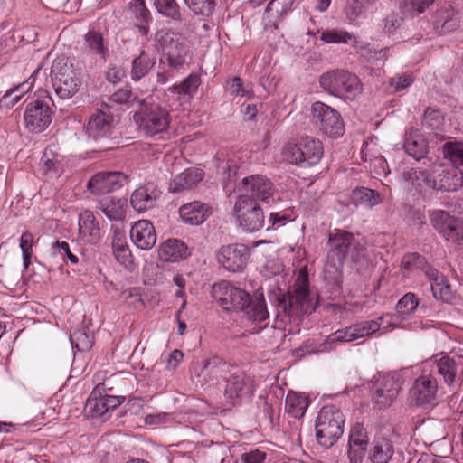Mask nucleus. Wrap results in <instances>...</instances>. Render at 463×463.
<instances>
[{
	"label": "nucleus",
	"mask_w": 463,
	"mask_h": 463,
	"mask_svg": "<svg viewBox=\"0 0 463 463\" xmlns=\"http://www.w3.org/2000/svg\"><path fill=\"white\" fill-rule=\"evenodd\" d=\"M105 403L101 396L97 397L95 393L92 392L86 401L84 411L93 418H105L109 412Z\"/></svg>",
	"instance_id": "46"
},
{
	"label": "nucleus",
	"mask_w": 463,
	"mask_h": 463,
	"mask_svg": "<svg viewBox=\"0 0 463 463\" xmlns=\"http://www.w3.org/2000/svg\"><path fill=\"white\" fill-rule=\"evenodd\" d=\"M238 225L247 232L260 231L265 222L264 213L259 203L247 196H239L233 207Z\"/></svg>",
	"instance_id": "14"
},
{
	"label": "nucleus",
	"mask_w": 463,
	"mask_h": 463,
	"mask_svg": "<svg viewBox=\"0 0 463 463\" xmlns=\"http://www.w3.org/2000/svg\"><path fill=\"white\" fill-rule=\"evenodd\" d=\"M368 440L367 432L364 426L360 423L354 425L350 431L348 444L367 446Z\"/></svg>",
	"instance_id": "55"
},
{
	"label": "nucleus",
	"mask_w": 463,
	"mask_h": 463,
	"mask_svg": "<svg viewBox=\"0 0 463 463\" xmlns=\"http://www.w3.org/2000/svg\"><path fill=\"white\" fill-rule=\"evenodd\" d=\"M462 370V359L450 357L447 354H442L439 358L437 356L430 358L425 361L422 365V373H430L432 375L439 374L449 385L456 382L459 371Z\"/></svg>",
	"instance_id": "19"
},
{
	"label": "nucleus",
	"mask_w": 463,
	"mask_h": 463,
	"mask_svg": "<svg viewBox=\"0 0 463 463\" xmlns=\"http://www.w3.org/2000/svg\"><path fill=\"white\" fill-rule=\"evenodd\" d=\"M367 446L349 444L348 458L350 463H362L365 456Z\"/></svg>",
	"instance_id": "59"
},
{
	"label": "nucleus",
	"mask_w": 463,
	"mask_h": 463,
	"mask_svg": "<svg viewBox=\"0 0 463 463\" xmlns=\"http://www.w3.org/2000/svg\"><path fill=\"white\" fill-rule=\"evenodd\" d=\"M402 18L397 14H390L383 21V31L393 33L401 25Z\"/></svg>",
	"instance_id": "63"
},
{
	"label": "nucleus",
	"mask_w": 463,
	"mask_h": 463,
	"mask_svg": "<svg viewBox=\"0 0 463 463\" xmlns=\"http://www.w3.org/2000/svg\"><path fill=\"white\" fill-rule=\"evenodd\" d=\"M413 82V79L410 75L403 74L390 80V85L395 91H402Z\"/></svg>",
	"instance_id": "60"
},
{
	"label": "nucleus",
	"mask_w": 463,
	"mask_h": 463,
	"mask_svg": "<svg viewBox=\"0 0 463 463\" xmlns=\"http://www.w3.org/2000/svg\"><path fill=\"white\" fill-rule=\"evenodd\" d=\"M51 103L53 104L49 92L39 90L36 99L27 105L24 114V125L29 131L40 133L50 125L52 113Z\"/></svg>",
	"instance_id": "11"
},
{
	"label": "nucleus",
	"mask_w": 463,
	"mask_h": 463,
	"mask_svg": "<svg viewBox=\"0 0 463 463\" xmlns=\"http://www.w3.org/2000/svg\"><path fill=\"white\" fill-rule=\"evenodd\" d=\"M328 251L324 267V277L333 290L341 288L343 267L347 257L358 262L368 257L365 241L352 232L335 229L328 232Z\"/></svg>",
	"instance_id": "1"
},
{
	"label": "nucleus",
	"mask_w": 463,
	"mask_h": 463,
	"mask_svg": "<svg viewBox=\"0 0 463 463\" xmlns=\"http://www.w3.org/2000/svg\"><path fill=\"white\" fill-rule=\"evenodd\" d=\"M72 348L79 352H88L93 345V336L83 329H76L70 335Z\"/></svg>",
	"instance_id": "48"
},
{
	"label": "nucleus",
	"mask_w": 463,
	"mask_h": 463,
	"mask_svg": "<svg viewBox=\"0 0 463 463\" xmlns=\"http://www.w3.org/2000/svg\"><path fill=\"white\" fill-rule=\"evenodd\" d=\"M249 259V250L241 243L222 246L218 254V262L230 272L242 270Z\"/></svg>",
	"instance_id": "22"
},
{
	"label": "nucleus",
	"mask_w": 463,
	"mask_h": 463,
	"mask_svg": "<svg viewBox=\"0 0 463 463\" xmlns=\"http://www.w3.org/2000/svg\"><path fill=\"white\" fill-rule=\"evenodd\" d=\"M308 407L307 397L302 394L289 392L285 400V410L295 419H300L304 416Z\"/></svg>",
	"instance_id": "41"
},
{
	"label": "nucleus",
	"mask_w": 463,
	"mask_h": 463,
	"mask_svg": "<svg viewBox=\"0 0 463 463\" xmlns=\"http://www.w3.org/2000/svg\"><path fill=\"white\" fill-rule=\"evenodd\" d=\"M212 296L222 309L244 311L249 320L259 323L253 334L267 326L269 316L262 293L252 298L246 290L222 280L213 286Z\"/></svg>",
	"instance_id": "2"
},
{
	"label": "nucleus",
	"mask_w": 463,
	"mask_h": 463,
	"mask_svg": "<svg viewBox=\"0 0 463 463\" xmlns=\"http://www.w3.org/2000/svg\"><path fill=\"white\" fill-rule=\"evenodd\" d=\"M184 5L196 15L210 17L215 10V0H183Z\"/></svg>",
	"instance_id": "47"
},
{
	"label": "nucleus",
	"mask_w": 463,
	"mask_h": 463,
	"mask_svg": "<svg viewBox=\"0 0 463 463\" xmlns=\"http://www.w3.org/2000/svg\"><path fill=\"white\" fill-rule=\"evenodd\" d=\"M79 236L87 243H96L100 237V230L91 211L85 210L79 214Z\"/></svg>",
	"instance_id": "30"
},
{
	"label": "nucleus",
	"mask_w": 463,
	"mask_h": 463,
	"mask_svg": "<svg viewBox=\"0 0 463 463\" xmlns=\"http://www.w3.org/2000/svg\"><path fill=\"white\" fill-rule=\"evenodd\" d=\"M42 163L46 174L57 175L62 171V164L59 159L58 156L52 154V152L45 151L43 157Z\"/></svg>",
	"instance_id": "54"
},
{
	"label": "nucleus",
	"mask_w": 463,
	"mask_h": 463,
	"mask_svg": "<svg viewBox=\"0 0 463 463\" xmlns=\"http://www.w3.org/2000/svg\"><path fill=\"white\" fill-rule=\"evenodd\" d=\"M309 297V279L307 268H301L295 281L294 292H273L269 299L277 307L278 317H286L298 316L303 311L302 306Z\"/></svg>",
	"instance_id": "5"
},
{
	"label": "nucleus",
	"mask_w": 463,
	"mask_h": 463,
	"mask_svg": "<svg viewBox=\"0 0 463 463\" xmlns=\"http://www.w3.org/2000/svg\"><path fill=\"white\" fill-rule=\"evenodd\" d=\"M402 268L409 272L420 270L427 275L429 269L432 267L426 261V259L417 252L408 253L403 256L401 263Z\"/></svg>",
	"instance_id": "44"
},
{
	"label": "nucleus",
	"mask_w": 463,
	"mask_h": 463,
	"mask_svg": "<svg viewBox=\"0 0 463 463\" xmlns=\"http://www.w3.org/2000/svg\"><path fill=\"white\" fill-rule=\"evenodd\" d=\"M130 8L137 20L142 23L150 22V12L146 8L144 0H133Z\"/></svg>",
	"instance_id": "56"
},
{
	"label": "nucleus",
	"mask_w": 463,
	"mask_h": 463,
	"mask_svg": "<svg viewBox=\"0 0 463 463\" xmlns=\"http://www.w3.org/2000/svg\"><path fill=\"white\" fill-rule=\"evenodd\" d=\"M33 244V235L29 232H23L20 237V248L22 250L23 266L24 269H27L31 264Z\"/></svg>",
	"instance_id": "51"
},
{
	"label": "nucleus",
	"mask_w": 463,
	"mask_h": 463,
	"mask_svg": "<svg viewBox=\"0 0 463 463\" xmlns=\"http://www.w3.org/2000/svg\"><path fill=\"white\" fill-rule=\"evenodd\" d=\"M154 6L164 17L174 22L183 21L181 7L176 0H154Z\"/></svg>",
	"instance_id": "43"
},
{
	"label": "nucleus",
	"mask_w": 463,
	"mask_h": 463,
	"mask_svg": "<svg viewBox=\"0 0 463 463\" xmlns=\"http://www.w3.org/2000/svg\"><path fill=\"white\" fill-rule=\"evenodd\" d=\"M440 123L439 113L437 111L426 110L422 119V125L428 129L434 130L439 128Z\"/></svg>",
	"instance_id": "62"
},
{
	"label": "nucleus",
	"mask_w": 463,
	"mask_h": 463,
	"mask_svg": "<svg viewBox=\"0 0 463 463\" xmlns=\"http://www.w3.org/2000/svg\"><path fill=\"white\" fill-rule=\"evenodd\" d=\"M419 301L414 293H406L396 304V310L400 315H407L418 307Z\"/></svg>",
	"instance_id": "52"
},
{
	"label": "nucleus",
	"mask_w": 463,
	"mask_h": 463,
	"mask_svg": "<svg viewBox=\"0 0 463 463\" xmlns=\"http://www.w3.org/2000/svg\"><path fill=\"white\" fill-rule=\"evenodd\" d=\"M345 418L335 406H324L316 420L317 442L326 449L332 447L344 433Z\"/></svg>",
	"instance_id": "9"
},
{
	"label": "nucleus",
	"mask_w": 463,
	"mask_h": 463,
	"mask_svg": "<svg viewBox=\"0 0 463 463\" xmlns=\"http://www.w3.org/2000/svg\"><path fill=\"white\" fill-rule=\"evenodd\" d=\"M114 128V117L109 109H97L88 118L84 132L95 141L108 138Z\"/></svg>",
	"instance_id": "21"
},
{
	"label": "nucleus",
	"mask_w": 463,
	"mask_h": 463,
	"mask_svg": "<svg viewBox=\"0 0 463 463\" xmlns=\"http://www.w3.org/2000/svg\"><path fill=\"white\" fill-rule=\"evenodd\" d=\"M318 82L326 93L345 101L354 100L363 92L359 77L346 70L327 71L320 75Z\"/></svg>",
	"instance_id": "6"
},
{
	"label": "nucleus",
	"mask_w": 463,
	"mask_h": 463,
	"mask_svg": "<svg viewBox=\"0 0 463 463\" xmlns=\"http://www.w3.org/2000/svg\"><path fill=\"white\" fill-rule=\"evenodd\" d=\"M82 65L75 57L57 55L51 67V80L56 95L61 99L72 98L81 84Z\"/></svg>",
	"instance_id": "4"
},
{
	"label": "nucleus",
	"mask_w": 463,
	"mask_h": 463,
	"mask_svg": "<svg viewBox=\"0 0 463 463\" xmlns=\"http://www.w3.org/2000/svg\"><path fill=\"white\" fill-rule=\"evenodd\" d=\"M403 379L396 372L379 374L373 386V400L379 409L392 405L401 391Z\"/></svg>",
	"instance_id": "16"
},
{
	"label": "nucleus",
	"mask_w": 463,
	"mask_h": 463,
	"mask_svg": "<svg viewBox=\"0 0 463 463\" xmlns=\"http://www.w3.org/2000/svg\"><path fill=\"white\" fill-rule=\"evenodd\" d=\"M460 25L458 12L452 6H442L434 14V26L441 33L455 31Z\"/></svg>",
	"instance_id": "31"
},
{
	"label": "nucleus",
	"mask_w": 463,
	"mask_h": 463,
	"mask_svg": "<svg viewBox=\"0 0 463 463\" xmlns=\"http://www.w3.org/2000/svg\"><path fill=\"white\" fill-rule=\"evenodd\" d=\"M200 85V76L196 73H191L181 83L175 84L168 88V92L176 96V99H178L182 98L190 99L195 94Z\"/></svg>",
	"instance_id": "36"
},
{
	"label": "nucleus",
	"mask_w": 463,
	"mask_h": 463,
	"mask_svg": "<svg viewBox=\"0 0 463 463\" xmlns=\"http://www.w3.org/2000/svg\"><path fill=\"white\" fill-rule=\"evenodd\" d=\"M394 453L393 442L384 437H376L373 440L369 452L368 459L372 463H388Z\"/></svg>",
	"instance_id": "32"
},
{
	"label": "nucleus",
	"mask_w": 463,
	"mask_h": 463,
	"mask_svg": "<svg viewBox=\"0 0 463 463\" xmlns=\"http://www.w3.org/2000/svg\"><path fill=\"white\" fill-rule=\"evenodd\" d=\"M446 175L448 178L450 176L456 177L457 182L453 185L450 184H439L429 170L421 168H411L405 173V180L421 194H426L432 190H457L458 187L461 186L463 179L461 173L458 176L457 170L452 169L448 171Z\"/></svg>",
	"instance_id": "15"
},
{
	"label": "nucleus",
	"mask_w": 463,
	"mask_h": 463,
	"mask_svg": "<svg viewBox=\"0 0 463 463\" xmlns=\"http://www.w3.org/2000/svg\"><path fill=\"white\" fill-rule=\"evenodd\" d=\"M112 248L115 258L120 264L128 266L131 262V253L124 241L120 239L113 241Z\"/></svg>",
	"instance_id": "53"
},
{
	"label": "nucleus",
	"mask_w": 463,
	"mask_h": 463,
	"mask_svg": "<svg viewBox=\"0 0 463 463\" xmlns=\"http://www.w3.org/2000/svg\"><path fill=\"white\" fill-rule=\"evenodd\" d=\"M127 200L114 196L106 197L98 203L99 209L109 220L121 221L125 218Z\"/></svg>",
	"instance_id": "35"
},
{
	"label": "nucleus",
	"mask_w": 463,
	"mask_h": 463,
	"mask_svg": "<svg viewBox=\"0 0 463 463\" xmlns=\"http://www.w3.org/2000/svg\"><path fill=\"white\" fill-rule=\"evenodd\" d=\"M41 68H37L32 73L31 77L27 80V81L19 84L16 88L11 89L5 92V94L2 97L0 102L6 107L14 106L24 96L25 92H27L33 85L35 80V77L40 72Z\"/></svg>",
	"instance_id": "40"
},
{
	"label": "nucleus",
	"mask_w": 463,
	"mask_h": 463,
	"mask_svg": "<svg viewBox=\"0 0 463 463\" xmlns=\"http://www.w3.org/2000/svg\"><path fill=\"white\" fill-rule=\"evenodd\" d=\"M41 68H37L32 73L31 77L27 80V81L19 84L16 88L11 89L5 92V94L2 97L0 102L6 107L14 106L24 96L25 92H27L33 85L35 80V77L40 72Z\"/></svg>",
	"instance_id": "39"
},
{
	"label": "nucleus",
	"mask_w": 463,
	"mask_h": 463,
	"mask_svg": "<svg viewBox=\"0 0 463 463\" xmlns=\"http://www.w3.org/2000/svg\"><path fill=\"white\" fill-rule=\"evenodd\" d=\"M230 94L235 97H246L251 95V91L247 90L239 77H234L229 86Z\"/></svg>",
	"instance_id": "58"
},
{
	"label": "nucleus",
	"mask_w": 463,
	"mask_h": 463,
	"mask_svg": "<svg viewBox=\"0 0 463 463\" xmlns=\"http://www.w3.org/2000/svg\"><path fill=\"white\" fill-rule=\"evenodd\" d=\"M212 214V208L202 202L194 201L179 208V215L185 224L200 225Z\"/></svg>",
	"instance_id": "27"
},
{
	"label": "nucleus",
	"mask_w": 463,
	"mask_h": 463,
	"mask_svg": "<svg viewBox=\"0 0 463 463\" xmlns=\"http://www.w3.org/2000/svg\"><path fill=\"white\" fill-rule=\"evenodd\" d=\"M156 60L149 53L141 51L140 54L135 57L131 62L130 77L134 81L144 78L155 66Z\"/></svg>",
	"instance_id": "37"
},
{
	"label": "nucleus",
	"mask_w": 463,
	"mask_h": 463,
	"mask_svg": "<svg viewBox=\"0 0 463 463\" xmlns=\"http://www.w3.org/2000/svg\"><path fill=\"white\" fill-rule=\"evenodd\" d=\"M226 362L218 356H213L202 362H197L194 366V373L198 378L202 386L210 383L214 384L222 373L226 372Z\"/></svg>",
	"instance_id": "24"
},
{
	"label": "nucleus",
	"mask_w": 463,
	"mask_h": 463,
	"mask_svg": "<svg viewBox=\"0 0 463 463\" xmlns=\"http://www.w3.org/2000/svg\"><path fill=\"white\" fill-rule=\"evenodd\" d=\"M140 105L139 110L133 115V119L141 135L154 137L168 131L171 116L166 108L146 99L140 101Z\"/></svg>",
	"instance_id": "7"
},
{
	"label": "nucleus",
	"mask_w": 463,
	"mask_h": 463,
	"mask_svg": "<svg viewBox=\"0 0 463 463\" xmlns=\"http://www.w3.org/2000/svg\"><path fill=\"white\" fill-rule=\"evenodd\" d=\"M256 388V382L251 375L236 371L227 378L223 395L227 403L240 406L252 400Z\"/></svg>",
	"instance_id": "13"
},
{
	"label": "nucleus",
	"mask_w": 463,
	"mask_h": 463,
	"mask_svg": "<svg viewBox=\"0 0 463 463\" xmlns=\"http://www.w3.org/2000/svg\"><path fill=\"white\" fill-rule=\"evenodd\" d=\"M126 73L123 68L111 66L106 72V78L109 82L118 83L122 80Z\"/></svg>",
	"instance_id": "64"
},
{
	"label": "nucleus",
	"mask_w": 463,
	"mask_h": 463,
	"mask_svg": "<svg viewBox=\"0 0 463 463\" xmlns=\"http://www.w3.org/2000/svg\"><path fill=\"white\" fill-rule=\"evenodd\" d=\"M444 157L458 168L463 165V142H448L443 146Z\"/></svg>",
	"instance_id": "49"
},
{
	"label": "nucleus",
	"mask_w": 463,
	"mask_h": 463,
	"mask_svg": "<svg viewBox=\"0 0 463 463\" xmlns=\"http://www.w3.org/2000/svg\"><path fill=\"white\" fill-rule=\"evenodd\" d=\"M266 458V453L260 449L250 450L241 455V463H262Z\"/></svg>",
	"instance_id": "61"
},
{
	"label": "nucleus",
	"mask_w": 463,
	"mask_h": 463,
	"mask_svg": "<svg viewBox=\"0 0 463 463\" xmlns=\"http://www.w3.org/2000/svg\"><path fill=\"white\" fill-rule=\"evenodd\" d=\"M160 196V191L154 183L139 185L131 194L130 203L134 210L143 213L154 208Z\"/></svg>",
	"instance_id": "25"
},
{
	"label": "nucleus",
	"mask_w": 463,
	"mask_h": 463,
	"mask_svg": "<svg viewBox=\"0 0 463 463\" xmlns=\"http://www.w3.org/2000/svg\"><path fill=\"white\" fill-rule=\"evenodd\" d=\"M426 277L428 278L433 297L442 301H449L452 297L450 287L445 277L435 268L429 269Z\"/></svg>",
	"instance_id": "34"
},
{
	"label": "nucleus",
	"mask_w": 463,
	"mask_h": 463,
	"mask_svg": "<svg viewBox=\"0 0 463 463\" xmlns=\"http://www.w3.org/2000/svg\"><path fill=\"white\" fill-rule=\"evenodd\" d=\"M88 52L106 61L109 54V48L105 44L103 35L95 30H90L84 36Z\"/></svg>",
	"instance_id": "38"
},
{
	"label": "nucleus",
	"mask_w": 463,
	"mask_h": 463,
	"mask_svg": "<svg viewBox=\"0 0 463 463\" xmlns=\"http://www.w3.org/2000/svg\"><path fill=\"white\" fill-rule=\"evenodd\" d=\"M437 379L430 373H423L410 389L409 399L416 406H432L437 402Z\"/></svg>",
	"instance_id": "20"
},
{
	"label": "nucleus",
	"mask_w": 463,
	"mask_h": 463,
	"mask_svg": "<svg viewBox=\"0 0 463 463\" xmlns=\"http://www.w3.org/2000/svg\"><path fill=\"white\" fill-rule=\"evenodd\" d=\"M133 243L140 250H148L156 242V234L153 223L148 220L136 222L130 230Z\"/></svg>",
	"instance_id": "26"
},
{
	"label": "nucleus",
	"mask_w": 463,
	"mask_h": 463,
	"mask_svg": "<svg viewBox=\"0 0 463 463\" xmlns=\"http://www.w3.org/2000/svg\"><path fill=\"white\" fill-rule=\"evenodd\" d=\"M383 320V317H380L374 320H363L352 324L331 334L327 338V342L330 344L338 342L349 343L370 336L380 330Z\"/></svg>",
	"instance_id": "18"
},
{
	"label": "nucleus",
	"mask_w": 463,
	"mask_h": 463,
	"mask_svg": "<svg viewBox=\"0 0 463 463\" xmlns=\"http://www.w3.org/2000/svg\"><path fill=\"white\" fill-rule=\"evenodd\" d=\"M352 202L356 205H365L370 208L379 204L383 201L381 194L366 187H358L352 192Z\"/></svg>",
	"instance_id": "42"
},
{
	"label": "nucleus",
	"mask_w": 463,
	"mask_h": 463,
	"mask_svg": "<svg viewBox=\"0 0 463 463\" xmlns=\"http://www.w3.org/2000/svg\"><path fill=\"white\" fill-rule=\"evenodd\" d=\"M375 0H347L345 6V14L350 22H355L360 15H362L368 5H371Z\"/></svg>",
	"instance_id": "50"
},
{
	"label": "nucleus",
	"mask_w": 463,
	"mask_h": 463,
	"mask_svg": "<svg viewBox=\"0 0 463 463\" xmlns=\"http://www.w3.org/2000/svg\"><path fill=\"white\" fill-rule=\"evenodd\" d=\"M204 177V171L199 167H190L177 175L169 184V190L180 193L195 187Z\"/></svg>",
	"instance_id": "29"
},
{
	"label": "nucleus",
	"mask_w": 463,
	"mask_h": 463,
	"mask_svg": "<svg viewBox=\"0 0 463 463\" xmlns=\"http://www.w3.org/2000/svg\"><path fill=\"white\" fill-rule=\"evenodd\" d=\"M109 99L117 104H127L136 100L131 90L128 88H121L115 91L109 98Z\"/></svg>",
	"instance_id": "57"
},
{
	"label": "nucleus",
	"mask_w": 463,
	"mask_h": 463,
	"mask_svg": "<svg viewBox=\"0 0 463 463\" xmlns=\"http://www.w3.org/2000/svg\"><path fill=\"white\" fill-rule=\"evenodd\" d=\"M323 153L321 141L309 136L301 137L297 143H288L282 148L284 159L301 167L318 164Z\"/></svg>",
	"instance_id": "8"
},
{
	"label": "nucleus",
	"mask_w": 463,
	"mask_h": 463,
	"mask_svg": "<svg viewBox=\"0 0 463 463\" xmlns=\"http://www.w3.org/2000/svg\"><path fill=\"white\" fill-rule=\"evenodd\" d=\"M155 40L171 70L181 71L193 62L191 43L183 33L173 29H162L156 33Z\"/></svg>",
	"instance_id": "3"
},
{
	"label": "nucleus",
	"mask_w": 463,
	"mask_h": 463,
	"mask_svg": "<svg viewBox=\"0 0 463 463\" xmlns=\"http://www.w3.org/2000/svg\"><path fill=\"white\" fill-rule=\"evenodd\" d=\"M429 218L433 228L448 241L463 243V224L444 210H430Z\"/></svg>",
	"instance_id": "17"
},
{
	"label": "nucleus",
	"mask_w": 463,
	"mask_h": 463,
	"mask_svg": "<svg viewBox=\"0 0 463 463\" xmlns=\"http://www.w3.org/2000/svg\"><path fill=\"white\" fill-rule=\"evenodd\" d=\"M403 148L410 156L418 161L424 158L428 154V144L424 136L414 128L406 131Z\"/></svg>",
	"instance_id": "28"
},
{
	"label": "nucleus",
	"mask_w": 463,
	"mask_h": 463,
	"mask_svg": "<svg viewBox=\"0 0 463 463\" xmlns=\"http://www.w3.org/2000/svg\"><path fill=\"white\" fill-rule=\"evenodd\" d=\"M236 174V170L230 165L228 182L234 184L235 188L241 193L240 196H247L255 202H269L273 194V184L268 177L262 175H252L243 177L237 183Z\"/></svg>",
	"instance_id": "10"
},
{
	"label": "nucleus",
	"mask_w": 463,
	"mask_h": 463,
	"mask_svg": "<svg viewBox=\"0 0 463 463\" xmlns=\"http://www.w3.org/2000/svg\"><path fill=\"white\" fill-rule=\"evenodd\" d=\"M127 181L128 176L122 172H99L89 180L87 187L92 194L101 195L119 189Z\"/></svg>",
	"instance_id": "23"
},
{
	"label": "nucleus",
	"mask_w": 463,
	"mask_h": 463,
	"mask_svg": "<svg viewBox=\"0 0 463 463\" xmlns=\"http://www.w3.org/2000/svg\"><path fill=\"white\" fill-rule=\"evenodd\" d=\"M189 255L184 242L178 239H169L163 242L159 249V257L166 262H177Z\"/></svg>",
	"instance_id": "33"
},
{
	"label": "nucleus",
	"mask_w": 463,
	"mask_h": 463,
	"mask_svg": "<svg viewBox=\"0 0 463 463\" xmlns=\"http://www.w3.org/2000/svg\"><path fill=\"white\" fill-rule=\"evenodd\" d=\"M321 41L325 43H350L352 41L356 43V36L344 29H326L321 33Z\"/></svg>",
	"instance_id": "45"
},
{
	"label": "nucleus",
	"mask_w": 463,
	"mask_h": 463,
	"mask_svg": "<svg viewBox=\"0 0 463 463\" xmlns=\"http://www.w3.org/2000/svg\"><path fill=\"white\" fill-rule=\"evenodd\" d=\"M312 122L324 135L330 138H338L345 133V123L340 113L322 102L316 101L310 109Z\"/></svg>",
	"instance_id": "12"
}]
</instances>
